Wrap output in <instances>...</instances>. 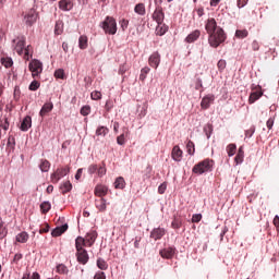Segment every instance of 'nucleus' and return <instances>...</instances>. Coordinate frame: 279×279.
I'll return each mask as SVG.
<instances>
[{
  "mask_svg": "<svg viewBox=\"0 0 279 279\" xmlns=\"http://www.w3.org/2000/svg\"><path fill=\"white\" fill-rule=\"evenodd\" d=\"M81 114L83 117H88L90 114V106H84L81 108Z\"/></svg>",
  "mask_w": 279,
  "mask_h": 279,
  "instance_id": "nucleus-54",
  "label": "nucleus"
},
{
  "mask_svg": "<svg viewBox=\"0 0 279 279\" xmlns=\"http://www.w3.org/2000/svg\"><path fill=\"white\" fill-rule=\"evenodd\" d=\"M243 158H245V151L243 150V146L239 147L238 154L234 158V162L236 165H241V162H243Z\"/></svg>",
  "mask_w": 279,
  "mask_h": 279,
  "instance_id": "nucleus-31",
  "label": "nucleus"
},
{
  "mask_svg": "<svg viewBox=\"0 0 279 279\" xmlns=\"http://www.w3.org/2000/svg\"><path fill=\"white\" fill-rule=\"evenodd\" d=\"M0 129L4 130V132H8L10 129V122L8 121V118H4V120L0 121Z\"/></svg>",
  "mask_w": 279,
  "mask_h": 279,
  "instance_id": "nucleus-46",
  "label": "nucleus"
},
{
  "mask_svg": "<svg viewBox=\"0 0 279 279\" xmlns=\"http://www.w3.org/2000/svg\"><path fill=\"white\" fill-rule=\"evenodd\" d=\"M106 163L102 162V166H100L98 169H97V173L99 175V178H104V175H106Z\"/></svg>",
  "mask_w": 279,
  "mask_h": 279,
  "instance_id": "nucleus-51",
  "label": "nucleus"
},
{
  "mask_svg": "<svg viewBox=\"0 0 279 279\" xmlns=\"http://www.w3.org/2000/svg\"><path fill=\"white\" fill-rule=\"evenodd\" d=\"M28 69L32 73V77H39L40 73H43V62H40L38 59L32 60L28 64Z\"/></svg>",
  "mask_w": 279,
  "mask_h": 279,
  "instance_id": "nucleus-5",
  "label": "nucleus"
},
{
  "mask_svg": "<svg viewBox=\"0 0 279 279\" xmlns=\"http://www.w3.org/2000/svg\"><path fill=\"white\" fill-rule=\"evenodd\" d=\"M7 147H10L11 149H14V147H16V140L13 135H9Z\"/></svg>",
  "mask_w": 279,
  "mask_h": 279,
  "instance_id": "nucleus-45",
  "label": "nucleus"
},
{
  "mask_svg": "<svg viewBox=\"0 0 279 279\" xmlns=\"http://www.w3.org/2000/svg\"><path fill=\"white\" fill-rule=\"evenodd\" d=\"M12 47L19 56H23L25 49V36H19L12 40Z\"/></svg>",
  "mask_w": 279,
  "mask_h": 279,
  "instance_id": "nucleus-6",
  "label": "nucleus"
},
{
  "mask_svg": "<svg viewBox=\"0 0 279 279\" xmlns=\"http://www.w3.org/2000/svg\"><path fill=\"white\" fill-rule=\"evenodd\" d=\"M130 25V21L126 19H122L120 21V27L122 29V32H125V29H128V26Z\"/></svg>",
  "mask_w": 279,
  "mask_h": 279,
  "instance_id": "nucleus-52",
  "label": "nucleus"
},
{
  "mask_svg": "<svg viewBox=\"0 0 279 279\" xmlns=\"http://www.w3.org/2000/svg\"><path fill=\"white\" fill-rule=\"evenodd\" d=\"M57 274L66 275V274H69V268L64 264H59L57 266Z\"/></svg>",
  "mask_w": 279,
  "mask_h": 279,
  "instance_id": "nucleus-43",
  "label": "nucleus"
},
{
  "mask_svg": "<svg viewBox=\"0 0 279 279\" xmlns=\"http://www.w3.org/2000/svg\"><path fill=\"white\" fill-rule=\"evenodd\" d=\"M63 32H64V22H62L61 20H58L54 25V34L56 36H60L62 35Z\"/></svg>",
  "mask_w": 279,
  "mask_h": 279,
  "instance_id": "nucleus-30",
  "label": "nucleus"
},
{
  "mask_svg": "<svg viewBox=\"0 0 279 279\" xmlns=\"http://www.w3.org/2000/svg\"><path fill=\"white\" fill-rule=\"evenodd\" d=\"M148 64L153 69H156L160 65V53L159 52H153L148 59Z\"/></svg>",
  "mask_w": 279,
  "mask_h": 279,
  "instance_id": "nucleus-14",
  "label": "nucleus"
},
{
  "mask_svg": "<svg viewBox=\"0 0 279 279\" xmlns=\"http://www.w3.org/2000/svg\"><path fill=\"white\" fill-rule=\"evenodd\" d=\"M135 14H138V16H145L147 14V10L145 9V3L140 2L134 7Z\"/></svg>",
  "mask_w": 279,
  "mask_h": 279,
  "instance_id": "nucleus-26",
  "label": "nucleus"
},
{
  "mask_svg": "<svg viewBox=\"0 0 279 279\" xmlns=\"http://www.w3.org/2000/svg\"><path fill=\"white\" fill-rule=\"evenodd\" d=\"M118 145H125V133H122L120 136L117 137Z\"/></svg>",
  "mask_w": 279,
  "mask_h": 279,
  "instance_id": "nucleus-57",
  "label": "nucleus"
},
{
  "mask_svg": "<svg viewBox=\"0 0 279 279\" xmlns=\"http://www.w3.org/2000/svg\"><path fill=\"white\" fill-rule=\"evenodd\" d=\"M32 58V46L24 48V60H29Z\"/></svg>",
  "mask_w": 279,
  "mask_h": 279,
  "instance_id": "nucleus-48",
  "label": "nucleus"
},
{
  "mask_svg": "<svg viewBox=\"0 0 279 279\" xmlns=\"http://www.w3.org/2000/svg\"><path fill=\"white\" fill-rule=\"evenodd\" d=\"M205 29L208 36H210V34H214L217 29H221V26H217V21L214 17H210L205 24Z\"/></svg>",
  "mask_w": 279,
  "mask_h": 279,
  "instance_id": "nucleus-9",
  "label": "nucleus"
},
{
  "mask_svg": "<svg viewBox=\"0 0 279 279\" xmlns=\"http://www.w3.org/2000/svg\"><path fill=\"white\" fill-rule=\"evenodd\" d=\"M156 9L153 13V20L157 22V25H162L165 23V11L160 4H156Z\"/></svg>",
  "mask_w": 279,
  "mask_h": 279,
  "instance_id": "nucleus-8",
  "label": "nucleus"
},
{
  "mask_svg": "<svg viewBox=\"0 0 279 279\" xmlns=\"http://www.w3.org/2000/svg\"><path fill=\"white\" fill-rule=\"evenodd\" d=\"M39 169L44 173H47V171H49V169H51V162H49V160H47V159H41V162L39 165Z\"/></svg>",
  "mask_w": 279,
  "mask_h": 279,
  "instance_id": "nucleus-33",
  "label": "nucleus"
},
{
  "mask_svg": "<svg viewBox=\"0 0 279 279\" xmlns=\"http://www.w3.org/2000/svg\"><path fill=\"white\" fill-rule=\"evenodd\" d=\"M16 241L17 243H27L29 241V234L23 231L16 235Z\"/></svg>",
  "mask_w": 279,
  "mask_h": 279,
  "instance_id": "nucleus-32",
  "label": "nucleus"
},
{
  "mask_svg": "<svg viewBox=\"0 0 279 279\" xmlns=\"http://www.w3.org/2000/svg\"><path fill=\"white\" fill-rule=\"evenodd\" d=\"M54 77L57 80H64V71L62 69H58L54 71Z\"/></svg>",
  "mask_w": 279,
  "mask_h": 279,
  "instance_id": "nucleus-50",
  "label": "nucleus"
},
{
  "mask_svg": "<svg viewBox=\"0 0 279 279\" xmlns=\"http://www.w3.org/2000/svg\"><path fill=\"white\" fill-rule=\"evenodd\" d=\"M23 258V254L21 253H16L13 257L12 263H14L15 265L19 264V260H21Z\"/></svg>",
  "mask_w": 279,
  "mask_h": 279,
  "instance_id": "nucleus-62",
  "label": "nucleus"
},
{
  "mask_svg": "<svg viewBox=\"0 0 279 279\" xmlns=\"http://www.w3.org/2000/svg\"><path fill=\"white\" fill-rule=\"evenodd\" d=\"M47 232H49V223H45L39 229V234H47Z\"/></svg>",
  "mask_w": 279,
  "mask_h": 279,
  "instance_id": "nucleus-59",
  "label": "nucleus"
},
{
  "mask_svg": "<svg viewBox=\"0 0 279 279\" xmlns=\"http://www.w3.org/2000/svg\"><path fill=\"white\" fill-rule=\"evenodd\" d=\"M101 28L104 29L105 34L114 36V34H117V20H114L112 16H107L101 23Z\"/></svg>",
  "mask_w": 279,
  "mask_h": 279,
  "instance_id": "nucleus-3",
  "label": "nucleus"
},
{
  "mask_svg": "<svg viewBox=\"0 0 279 279\" xmlns=\"http://www.w3.org/2000/svg\"><path fill=\"white\" fill-rule=\"evenodd\" d=\"M165 191H167V183H161L158 187L159 195H165Z\"/></svg>",
  "mask_w": 279,
  "mask_h": 279,
  "instance_id": "nucleus-60",
  "label": "nucleus"
},
{
  "mask_svg": "<svg viewBox=\"0 0 279 279\" xmlns=\"http://www.w3.org/2000/svg\"><path fill=\"white\" fill-rule=\"evenodd\" d=\"M85 243H87V247H93V245L95 244V241H97V231L92 230L89 231L85 238Z\"/></svg>",
  "mask_w": 279,
  "mask_h": 279,
  "instance_id": "nucleus-13",
  "label": "nucleus"
},
{
  "mask_svg": "<svg viewBox=\"0 0 279 279\" xmlns=\"http://www.w3.org/2000/svg\"><path fill=\"white\" fill-rule=\"evenodd\" d=\"M69 230V225L64 223L63 226L57 227L52 230V236H62Z\"/></svg>",
  "mask_w": 279,
  "mask_h": 279,
  "instance_id": "nucleus-21",
  "label": "nucleus"
},
{
  "mask_svg": "<svg viewBox=\"0 0 279 279\" xmlns=\"http://www.w3.org/2000/svg\"><path fill=\"white\" fill-rule=\"evenodd\" d=\"M263 97V90H260V87H257L255 90L251 93L248 97V104H255V101H258L259 98Z\"/></svg>",
  "mask_w": 279,
  "mask_h": 279,
  "instance_id": "nucleus-18",
  "label": "nucleus"
},
{
  "mask_svg": "<svg viewBox=\"0 0 279 279\" xmlns=\"http://www.w3.org/2000/svg\"><path fill=\"white\" fill-rule=\"evenodd\" d=\"M161 258H167V259H171L173 258V256H175V247L170 246L167 248H163L159 252Z\"/></svg>",
  "mask_w": 279,
  "mask_h": 279,
  "instance_id": "nucleus-16",
  "label": "nucleus"
},
{
  "mask_svg": "<svg viewBox=\"0 0 279 279\" xmlns=\"http://www.w3.org/2000/svg\"><path fill=\"white\" fill-rule=\"evenodd\" d=\"M76 260L81 265H86V263H88V260H89L88 251H86V250L76 251Z\"/></svg>",
  "mask_w": 279,
  "mask_h": 279,
  "instance_id": "nucleus-12",
  "label": "nucleus"
},
{
  "mask_svg": "<svg viewBox=\"0 0 279 279\" xmlns=\"http://www.w3.org/2000/svg\"><path fill=\"white\" fill-rule=\"evenodd\" d=\"M182 149H180V146H174L172 148L171 157L174 159L175 162H180L182 160Z\"/></svg>",
  "mask_w": 279,
  "mask_h": 279,
  "instance_id": "nucleus-23",
  "label": "nucleus"
},
{
  "mask_svg": "<svg viewBox=\"0 0 279 279\" xmlns=\"http://www.w3.org/2000/svg\"><path fill=\"white\" fill-rule=\"evenodd\" d=\"M90 97L94 101H99V99H101V92L94 90L92 92Z\"/></svg>",
  "mask_w": 279,
  "mask_h": 279,
  "instance_id": "nucleus-49",
  "label": "nucleus"
},
{
  "mask_svg": "<svg viewBox=\"0 0 279 279\" xmlns=\"http://www.w3.org/2000/svg\"><path fill=\"white\" fill-rule=\"evenodd\" d=\"M94 195L99 198L106 197L108 195V186L104 184H98L94 189Z\"/></svg>",
  "mask_w": 279,
  "mask_h": 279,
  "instance_id": "nucleus-10",
  "label": "nucleus"
},
{
  "mask_svg": "<svg viewBox=\"0 0 279 279\" xmlns=\"http://www.w3.org/2000/svg\"><path fill=\"white\" fill-rule=\"evenodd\" d=\"M226 32L223 31V28H217L216 32L209 34L208 37V43L210 45V47H214V49H217V47H219V45L226 43Z\"/></svg>",
  "mask_w": 279,
  "mask_h": 279,
  "instance_id": "nucleus-1",
  "label": "nucleus"
},
{
  "mask_svg": "<svg viewBox=\"0 0 279 279\" xmlns=\"http://www.w3.org/2000/svg\"><path fill=\"white\" fill-rule=\"evenodd\" d=\"M40 210L44 215H47L49 210H51V203L50 202H44L40 204Z\"/></svg>",
  "mask_w": 279,
  "mask_h": 279,
  "instance_id": "nucleus-39",
  "label": "nucleus"
},
{
  "mask_svg": "<svg viewBox=\"0 0 279 279\" xmlns=\"http://www.w3.org/2000/svg\"><path fill=\"white\" fill-rule=\"evenodd\" d=\"M150 69L149 66H145L141 70L140 80L141 82H145L147 80V74L149 73Z\"/></svg>",
  "mask_w": 279,
  "mask_h": 279,
  "instance_id": "nucleus-41",
  "label": "nucleus"
},
{
  "mask_svg": "<svg viewBox=\"0 0 279 279\" xmlns=\"http://www.w3.org/2000/svg\"><path fill=\"white\" fill-rule=\"evenodd\" d=\"M169 29V26L166 25L163 22L161 24H158L156 27V34L157 36H165Z\"/></svg>",
  "mask_w": 279,
  "mask_h": 279,
  "instance_id": "nucleus-28",
  "label": "nucleus"
},
{
  "mask_svg": "<svg viewBox=\"0 0 279 279\" xmlns=\"http://www.w3.org/2000/svg\"><path fill=\"white\" fill-rule=\"evenodd\" d=\"M202 221V214H195L192 216V223H199Z\"/></svg>",
  "mask_w": 279,
  "mask_h": 279,
  "instance_id": "nucleus-56",
  "label": "nucleus"
},
{
  "mask_svg": "<svg viewBox=\"0 0 279 279\" xmlns=\"http://www.w3.org/2000/svg\"><path fill=\"white\" fill-rule=\"evenodd\" d=\"M95 206L98 213H106V210L108 209V201H106V198H96Z\"/></svg>",
  "mask_w": 279,
  "mask_h": 279,
  "instance_id": "nucleus-15",
  "label": "nucleus"
},
{
  "mask_svg": "<svg viewBox=\"0 0 279 279\" xmlns=\"http://www.w3.org/2000/svg\"><path fill=\"white\" fill-rule=\"evenodd\" d=\"M204 133L206 134L207 138H210L213 134V124H206L204 126Z\"/></svg>",
  "mask_w": 279,
  "mask_h": 279,
  "instance_id": "nucleus-47",
  "label": "nucleus"
},
{
  "mask_svg": "<svg viewBox=\"0 0 279 279\" xmlns=\"http://www.w3.org/2000/svg\"><path fill=\"white\" fill-rule=\"evenodd\" d=\"M29 128H32V117L26 116L21 123L20 130H22V132H27Z\"/></svg>",
  "mask_w": 279,
  "mask_h": 279,
  "instance_id": "nucleus-25",
  "label": "nucleus"
},
{
  "mask_svg": "<svg viewBox=\"0 0 279 279\" xmlns=\"http://www.w3.org/2000/svg\"><path fill=\"white\" fill-rule=\"evenodd\" d=\"M114 189H125V179H123V177H119L116 179Z\"/></svg>",
  "mask_w": 279,
  "mask_h": 279,
  "instance_id": "nucleus-35",
  "label": "nucleus"
},
{
  "mask_svg": "<svg viewBox=\"0 0 279 279\" xmlns=\"http://www.w3.org/2000/svg\"><path fill=\"white\" fill-rule=\"evenodd\" d=\"M250 0H238L236 1V5L239 9L241 8H245L246 3L248 2Z\"/></svg>",
  "mask_w": 279,
  "mask_h": 279,
  "instance_id": "nucleus-63",
  "label": "nucleus"
},
{
  "mask_svg": "<svg viewBox=\"0 0 279 279\" xmlns=\"http://www.w3.org/2000/svg\"><path fill=\"white\" fill-rule=\"evenodd\" d=\"M214 101H215V96L214 95L205 96L202 99L201 108H203V110H208V108H210V104H213Z\"/></svg>",
  "mask_w": 279,
  "mask_h": 279,
  "instance_id": "nucleus-20",
  "label": "nucleus"
},
{
  "mask_svg": "<svg viewBox=\"0 0 279 279\" xmlns=\"http://www.w3.org/2000/svg\"><path fill=\"white\" fill-rule=\"evenodd\" d=\"M29 90H37L40 88V83L38 81H33L31 84H29Z\"/></svg>",
  "mask_w": 279,
  "mask_h": 279,
  "instance_id": "nucleus-55",
  "label": "nucleus"
},
{
  "mask_svg": "<svg viewBox=\"0 0 279 279\" xmlns=\"http://www.w3.org/2000/svg\"><path fill=\"white\" fill-rule=\"evenodd\" d=\"M199 36H202V32H199V29H195L185 37V43L189 45L196 43V40L199 39Z\"/></svg>",
  "mask_w": 279,
  "mask_h": 279,
  "instance_id": "nucleus-17",
  "label": "nucleus"
},
{
  "mask_svg": "<svg viewBox=\"0 0 279 279\" xmlns=\"http://www.w3.org/2000/svg\"><path fill=\"white\" fill-rule=\"evenodd\" d=\"M112 108H114V104L112 102V100H107L106 105H105L106 111L110 112V110H112Z\"/></svg>",
  "mask_w": 279,
  "mask_h": 279,
  "instance_id": "nucleus-58",
  "label": "nucleus"
},
{
  "mask_svg": "<svg viewBox=\"0 0 279 279\" xmlns=\"http://www.w3.org/2000/svg\"><path fill=\"white\" fill-rule=\"evenodd\" d=\"M248 34L247 29H238L235 32V38H247Z\"/></svg>",
  "mask_w": 279,
  "mask_h": 279,
  "instance_id": "nucleus-44",
  "label": "nucleus"
},
{
  "mask_svg": "<svg viewBox=\"0 0 279 279\" xmlns=\"http://www.w3.org/2000/svg\"><path fill=\"white\" fill-rule=\"evenodd\" d=\"M110 130L107 126H98L96 130V136H106Z\"/></svg>",
  "mask_w": 279,
  "mask_h": 279,
  "instance_id": "nucleus-36",
  "label": "nucleus"
},
{
  "mask_svg": "<svg viewBox=\"0 0 279 279\" xmlns=\"http://www.w3.org/2000/svg\"><path fill=\"white\" fill-rule=\"evenodd\" d=\"M1 63L3 66H5V69H10V66H12V64H14V61H12V58H10V57H4L1 59Z\"/></svg>",
  "mask_w": 279,
  "mask_h": 279,
  "instance_id": "nucleus-40",
  "label": "nucleus"
},
{
  "mask_svg": "<svg viewBox=\"0 0 279 279\" xmlns=\"http://www.w3.org/2000/svg\"><path fill=\"white\" fill-rule=\"evenodd\" d=\"M226 66H227V62L226 60L223 59H220L217 63V68L218 70L221 72V71H225L226 70Z\"/></svg>",
  "mask_w": 279,
  "mask_h": 279,
  "instance_id": "nucleus-53",
  "label": "nucleus"
},
{
  "mask_svg": "<svg viewBox=\"0 0 279 279\" xmlns=\"http://www.w3.org/2000/svg\"><path fill=\"white\" fill-rule=\"evenodd\" d=\"M94 279H106V272L97 271L94 276Z\"/></svg>",
  "mask_w": 279,
  "mask_h": 279,
  "instance_id": "nucleus-61",
  "label": "nucleus"
},
{
  "mask_svg": "<svg viewBox=\"0 0 279 279\" xmlns=\"http://www.w3.org/2000/svg\"><path fill=\"white\" fill-rule=\"evenodd\" d=\"M51 110H53V102H46L39 111V117H47Z\"/></svg>",
  "mask_w": 279,
  "mask_h": 279,
  "instance_id": "nucleus-24",
  "label": "nucleus"
},
{
  "mask_svg": "<svg viewBox=\"0 0 279 279\" xmlns=\"http://www.w3.org/2000/svg\"><path fill=\"white\" fill-rule=\"evenodd\" d=\"M186 151L190 156H195V143H193V141L187 142Z\"/></svg>",
  "mask_w": 279,
  "mask_h": 279,
  "instance_id": "nucleus-37",
  "label": "nucleus"
},
{
  "mask_svg": "<svg viewBox=\"0 0 279 279\" xmlns=\"http://www.w3.org/2000/svg\"><path fill=\"white\" fill-rule=\"evenodd\" d=\"M59 10H62L63 12H70V10H73V1L60 0L59 1Z\"/></svg>",
  "mask_w": 279,
  "mask_h": 279,
  "instance_id": "nucleus-19",
  "label": "nucleus"
},
{
  "mask_svg": "<svg viewBox=\"0 0 279 279\" xmlns=\"http://www.w3.org/2000/svg\"><path fill=\"white\" fill-rule=\"evenodd\" d=\"M84 247H88V244L86 242V240L82 236H77L75 239V248H76V252H80V251H84L86 248Z\"/></svg>",
  "mask_w": 279,
  "mask_h": 279,
  "instance_id": "nucleus-22",
  "label": "nucleus"
},
{
  "mask_svg": "<svg viewBox=\"0 0 279 279\" xmlns=\"http://www.w3.org/2000/svg\"><path fill=\"white\" fill-rule=\"evenodd\" d=\"M165 234H167V231L165 230V228H160V227L155 228L150 232V239H154V241H160V239H162Z\"/></svg>",
  "mask_w": 279,
  "mask_h": 279,
  "instance_id": "nucleus-11",
  "label": "nucleus"
},
{
  "mask_svg": "<svg viewBox=\"0 0 279 279\" xmlns=\"http://www.w3.org/2000/svg\"><path fill=\"white\" fill-rule=\"evenodd\" d=\"M73 189V184H71V181H65L60 185V192L62 195H66V193H71Z\"/></svg>",
  "mask_w": 279,
  "mask_h": 279,
  "instance_id": "nucleus-27",
  "label": "nucleus"
},
{
  "mask_svg": "<svg viewBox=\"0 0 279 279\" xmlns=\"http://www.w3.org/2000/svg\"><path fill=\"white\" fill-rule=\"evenodd\" d=\"M96 265L98 269H101V271H106L108 269V262L101 257L97 259Z\"/></svg>",
  "mask_w": 279,
  "mask_h": 279,
  "instance_id": "nucleus-34",
  "label": "nucleus"
},
{
  "mask_svg": "<svg viewBox=\"0 0 279 279\" xmlns=\"http://www.w3.org/2000/svg\"><path fill=\"white\" fill-rule=\"evenodd\" d=\"M97 169H98V166L97 165H90L88 167V173L93 174V173H97Z\"/></svg>",
  "mask_w": 279,
  "mask_h": 279,
  "instance_id": "nucleus-64",
  "label": "nucleus"
},
{
  "mask_svg": "<svg viewBox=\"0 0 279 279\" xmlns=\"http://www.w3.org/2000/svg\"><path fill=\"white\" fill-rule=\"evenodd\" d=\"M36 21H38V13L36 12V10L31 9L28 12L25 13L24 15L25 25H28V27H32V25H34Z\"/></svg>",
  "mask_w": 279,
  "mask_h": 279,
  "instance_id": "nucleus-7",
  "label": "nucleus"
},
{
  "mask_svg": "<svg viewBox=\"0 0 279 279\" xmlns=\"http://www.w3.org/2000/svg\"><path fill=\"white\" fill-rule=\"evenodd\" d=\"M171 226L174 230H180L182 228V219L174 216Z\"/></svg>",
  "mask_w": 279,
  "mask_h": 279,
  "instance_id": "nucleus-38",
  "label": "nucleus"
},
{
  "mask_svg": "<svg viewBox=\"0 0 279 279\" xmlns=\"http://www.w3.org/2000/svg\"><path fill=\"white\" fill-rule=\"evenodd\" d=\"M71 172V167L69 166H61L59 167L51 175L50 180L52 184H58L62 178L69 175Z\"/></svg>",
  "mask_w": 279,
  "mask_h": 279,
  "instance_id": "nucleus-4",
  "label": "nucleus"
},
{
  "mask_svg": "<svg viewBox=\"0 0 279 279\" xmlns=\"http://www.w3.org/2000/svg\"><path fill=\"white\" fill-rule=\"evenodd\" d=\"M78 48L84 50V49H88V36L86 35H82L78 38Z\"/></svg>",
  "mask_w": 279,
  "mask_h": 279,
  "instance_id": "nucleus-29",
  "label": "nucleus"
},
{
  "mask_svg": "<svg viewBox=\"0 0 279 279\" xmlns=\"http://www.w3.org/2000/svg\"><path fill=\"white\" fill-rule=\"evenodd\" d=\"M227 153L229 157L234 156V154H236V144H229L227 146Z\"/></svg>",
  "mask_w": 279,
  "mask_h": 279,
  "instance_id": "nucleus-42",
  "label": "nucleus"
},
{
  "mask_svg": "<svg viewBox=\"0 0 279 279\" xmlns=\"http://www.w3.org/2000/svg\"><path fill=\"white\" fill-rule=\"evenodd\" d=\"M213 165H215V161L213 159H205L198 163H196L192 171L193 173H196V175H202L204 173H208V171H213Z\"/></svg>",
  "mask_w": 279,
  "mask_h": 279,
  "instance_id": "nucleus-2",
  "label": "nucleus"
}]
</instances>
